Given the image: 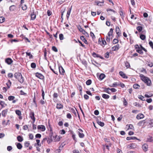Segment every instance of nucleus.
Returning a JSON list of instances; mask_svg holds the SVG:
<instances>
[{
    "label": "nucleus",
    "instance_id": "nucleus-1",
    "mask_svg": "<svg viewBox=\"0 0 153 153\" xmlns=\"http://www.w3.org/2000/svg\"><path fill=\"white\" fill-rule=\"evenodd\" d=\"M140 77L141 79L146 83L148 86H150L151 85V81L149 78L145 76L143 74H140Z\"/></svg>",
    "mask_w": 153,
    "mask_h": 153
},
{
    "label": "nucleus",
    "instance_id": "nucleus-2",
    "mask_svg": "<svg viewBox=\"0 0 153 153\" xmlns=\"http://www.w3.org/2000/svg\"><path fill=\"white\" fill-rule=\"evenodd\" d=\"M15 77L18 79L19 81L21 83L24 82V79L22 74L19 72L16 73L14 75Z\"/></svg>",
    "mask_w": 153,
    "mask_h": 153
},
{
    "label": "nucleus",
    "instance_id": "nucleus-3",
    "mask_svg": "<svg viewBox=\"0 0 153 153\" xmlns=\"http://www.w3.org/2000/svg\"><path fill=\"white\" fill-rule=\"evenodd\" d=\"M144 123L149 124L151 127H153V119H149L146 120Z\"/></svg>",
    "mask_w": 153,
    "mask_h": 153
},
{
    "label": "nucleus",
    "instance_id": "nucleus-4",
    "mask_svg": "<svg viewBox=\"0 0 153 153\" xmlns=\"http://www.w3.org/2000/svg\"><path fill=\"white\" fill-rule=\"evenodd\" d=\"M77 28L79 31L82 32L83 34H84L88 36V34L87 32H86L84 30L82 29L80 26H79L77 27Z\"/></svg>",
    "mask_w": 153,
    "mask_h": 153
},
{
    "label": "nucleus",
    "instance_id": "nucleus-5",
    "mask_svg": "<svg viewBox=\"0 0 153 153\" xmlns=\"http://www.w3.org/2000/svg\"><path fill=\"white\" fill-rule=\"evenodd\" d=\"M30 117L31 119H32L33 121V123L35 121V118L34 117V114L33 112L30 111Z\"/></svg>",
    "mask_w": 153,
    "mask_h": 153
},
{
    "label": "nucleus",
    "instance_id": "nucleus-6",
    "mask_svg": "<svg viewBox=\"0 0 153 153\" xmlns=\"http://www.w3.org/2000/svg\"><path fill=\"white\" fill-rule=\"evenodd\" d=\"M38 129L41 130L42 131H44L45 130V126L42 125H39L37 126Z\"/></svg>",
    "mask_w": 153,
    "mask_h": 153
},
{
    "label": "nucleus",
    "instance_id": "nucleus-7",
    "mask_svg": "<svg viewBox=\"0 0 153 153\" xmlns=\"http://www.w3.org/2000/svg\"><path fill=\"white\" fill-rule=\"evenodd\" d=\"M59 72L61 74L63 75L65 73V70L62 66H59Z\"/></svg>",
    "mask_w": 153,
    "mask_h": 153
},
{
    "label": "nucleus",
    "instance_id": "nucleus-8",
    "mask_svg": "<svg viewBox=\"0 0 153 153\" xmlns=\"http://www.w3.org/2000/svg\"><path fill=\"white\" fill-rule=\"evenodd\" d=\"M142 148L144 152H146L148 150V145L146 144L145 143L142 145Z\"/></svg>",
    "mask_w": 153,
    "mask_h": 153
},
{
    "label": "nucleus",
    "instance_id": "nucleus-9",
    "mask_svg": "<svg viewBox=\"0 0 153 153\" xmlns=\"http://www.w3.org/2000/svg\"><path fill=\"white\" fill-rule=\"evenodd\" d=\"M92 55L94 57H99L102 59H104L102 57L100 56L99 54H97L95 52H93L92 54Z\"/></svg>",
    "mask_w": 153,
    "mask_h": 153
},
{
    "label": "nucleus",
    "instance_id": "nucleus-10",
    "mask_svg": "<svg viewBox=\"0 0 153 153\" xmlns=\"http://www.w3.org/2000/svg\"><path fill=\"white\" fill-rule=\"evenodd\" d=\"M116 34L118 36H120L121 33H120V30L119 27L117 26L116 27Z\"/></svg>",
    "mask_w": 153,
    "mask_h": 153
},
{
    "label": "nucleus",
    "instance_id": "nucleus-11",
    "mask_svg": "<svg viewBox=\"0 0 153 153\" xmlns=\"http://www.w3.org/2000/svg\"><path fill=\"white\" fill-rule=\"evenodd\" d=\"M6 63L8 65L11 64L13 62V61L10 58H7L5 59V61Z\"/></svg>",
    "mask_w": 153,
    "mask_h": 153
},
{
    "label": "nucleus",
    "instance_id": "nucleus-12",
    "mask_svg": "<svg viewBox=\"0 0 153 153\" xmlns=\"http://www.w3.org/2000/svg\"><path fill=\"white\" fill-rule=\"evenodd\" d=\"M33 12L31 13L30 16H31V19L32 20H34L36 17V15L35 13L34 12V10H32Z\"/></svg>",
    "mask_w": 153,
    "mask_h": 153
},
{
    "label": "nucleus",
    "instance_id": "nucleus-13",
    "mask_svg": "<svg viewBox=\"0 0 153 153\" xmlns=\"http://www.w3.org/2000/svg\"><path fill=\"white\" fill-rule=\"evenodd\" d=\"M36 76L41 79H43L44 78L42 74L38 73H36Z\"/></svg>",
    "mask_w": 153,
    "mask_h": 153
},
{
    "label": "nucleus",
    "instance_id": "nucleus-14",
    "mask_svg": "<svg viewBox=\"0 0 153 153\" xmlns=\"http://www.w3.org/2000/svg\"><path fill=\"white\" fill-rule=\"evenodd\" d=\"M135 139H137L139 141H140V140L139 139L135 137H133V136L129 137H127L126 138V140H135Z\"/></svg>",
    "mask_w": 153,
    "mask_h": 153
},
{
    "label": "nucleus",
    "instance_id": "nucleus-15",
    "mask_svg": "<svg viewBox=\"0 0 153 153\" xmlns=\"http://www.w3.org/2000/svg\"><path fill=\"white\" fill-rule=\"evenodd\" d=\"M144 115L142 114H138L136 117V118L138 120H140L143 118Z\"/></svg>",
    "mask_w": 153,
    "mask_h": 153
},
{
    "label": "nucleus",
    "instance_id": "nucleus-16",
    "mask_svg": "<svg viewBox=\"0 0 153 153\" xmlns=\"http://www.w3.org/2000/svg\"><path fill=\"white\" fill-rule=\"evenodd\" d=\"M8 112V109H5L2 111L1 112V114L2 116L4 117L6 116L7 112Z\"/></svg>",
    "mask_w": 153,
    "mask_h": 153
},
{
    "label": "nucleus",
    "instance_id": "nucleus-17",
    "mask_svg": "<svg viewBox=\"0 0 153 153\" xmlns=\"http://www.w3.org/2000/svg\"><path fill=\"white\" fill-rule=\"evenodd\" d=\"M119 45L117 44L116 46H115L112 48V50L113 51H116L118 50L119 49Z\"/></svg>",
    "mask_w": 153,
    "mask_h": 153
},
{
    "label": "nucleus",
    "instance_id": "nucleus-18",
    "mask_svg": "<svg viewBox=\"0 0 153 153\" xmlns=\"http://www.w3.org/2000/svg\"><path fill=\"white\" fill-rule=\"evenodd\" d=\"M119 74L120 76L126 79L128 78L127 76H126V74L123 71H120L119 72Z\"/></svg>",
    "mask_w": 153,
    "mask_h": 153
},
{
    "label": "nucleus",
    "instance_id": "nucleus-19",
    "mask_svg": "<svg viewBox=\"0 0 153 153\" xmlns=\"http://www.w3.org/2000/svg\"><path fill=\"white\" fill-rule=\"evenodd\" d=\"M102 1H95V2L96 4H97V5L99 6H102V5L104 2L103 0H102Z\"/></svg>",
    "mask_w": 153,
    "mask_h": 153
},
{
    "label": "nucleus",
    "instance_id": "nucleus-20",
    "mask_svg": "<svg viewBox=\"0 0 153 153\" xmlns=\"http://www.w3.org/2000/svg\"><path fill=\"white\" fill-rule=\"evenodd\" d=\"M53 138H54L53 140L55 142H58L59 141L60 139V137L59 136L57 135L55 137L53 136Z\"/></svg>",
    "mask_w": 153,
    "mask_h": 153
},
{
    "label": "nucleus",
    "instance_id": "nucleus-21",
    "mask_svg": "<svg viewBox=\"0 0 153 153\" xmlns=\"http://www.w3.org/2000/svg\"><path fill=\"white\" fill-rule=\"evenodd\" d=\"M71 8H72V6L70 8H69L68 9V10L67 11V15H66V16H67V19H68V18H69V15L70 14V13H71Z\"/></svg>",
    "mask_w": 153,
    "mask_h": 153
},
{
    "label": "nucleus",
    "instance_id": "nucleus-22",
    "mask_svg": "<svg viewBox=\"0 0 153 153\" xmlns=\"http://www.w3.org/2000/svg\"><path fill=\"white\" fill-rule=\"evenodd\" d=\"M56 108L58 109H61L63 108V105L60 103H57Z\"/></svg>",
    "mask_w": 153,
    "mask_h": 153
},
{
    "label": "nucleus",
    "instance_id": "nucleus-23",
    "mask_svg": "<svg viewBox=\"0 0 153 153\" xmlns=\"http://www.w3.org/2000/svg\"><path fill=\"white\" fill-rule=\"evenodd\" d=\"M80 39H81L83 41L85 44H88V43L87 42V40L85 39V38L84 36H80Z\"/></svg>",
    "mask_w": 153,
    "mask_h": 153
},
{
    "label": "nucleus",
    "instance_id": "nucleus-24",
    "mask_svg": "<svg viewBox=\"0 0 153 153\" xmlns=\"http://www.w3.org/2000/svg\"><path fill=\"white\" fill-rule=\"evenodd\" d=\"M152 137V136H148L146 140V141L148 142H152L153 141Z\"/></svg>",
    "mask_w": 153,
    "mask_h": 153
},
{
    "label": "nucleus",
    "instance_id": "nucleus-25",
    "mask_svg": "<svg viewBox=\"0 0 153 153\" xmlns=\"http://www.w3.org/2000/svg\"><path fill=\"white\" fill-rule=\"evenodd\" d=\"M0 105H1L2 108L4 107L5 106H7V104H5L4 102L3 101H0Z\"/></svg>",
    "mask_w": 153,
    "mask_h": 153
},
{
    "label": "nucleus",
    "instance_id": "nucleus-26",
    "mask_svg": "<svg viewBox=\"0 0 153 153\" xmlns=\"http://www.w3.org/2000/svg\"><path fill=\"white\" fill-rule=\"evenodd\" d=\"M100 45L103 46H104L106 44V42L105 41V40H102V39H101V42H100Z\"/></svg>",
    "mask_w": 153,
    "mask_h": 153
},
{
    "label": "nucleus",
    "instance_id": "nucleus-27",
    "mask_svg": "<svg viewBox=\"0 0 153 153\" xmlns=\"http://www.w3.org/2000/svg\"><path fill=\"white\" fill-rule=\"evenodd\" d=\"M113 31V29L111 28L110 31L108 33V35L109 37H110L112 35V33Z\"/></svg>",
    "mask_w": 153,
    "mask_h": 153
},
{
    "label": "nucleus",
    "instance_id": "nucleus-28",
    "mask_svg": "<svg viewBox=\"0 0 153 153\" xmlns=\"http://www.w3.org/2000/svg\"><path fill=\"white\" fill-rule=\"evenodd\" d=\"M97 123L98 125L101 127H103L104 126V123L101 122L98 120H97Z\"/></svg>",
    "mask_w": 153,
    "mask_h": 153
},
{
    "label": "nucleus",
    "instance_id": "nucleus-29",
    "mask_svg": "<svg viewBox=\"0 0 153 153\" xmlns=\"http://www.w3.org/2000/svg\"><path fill=\"white\" fill-rule=\"evenodd\" d=\"M145 120H146L140 121L138 123V125L139 126H143V125L145 123H144V122Z\"/></svg>",
    "mask_w": 153,
    "mask_h": 153
},
{
    "label": "nucleus",
    "instance_id": "nucleus-30",
    "mask_svg": "<svg viewBox=\"0 0 153 153\" xmlns=\"http://www.w3.org/2000/svg\"><path fill=\"white\" fill-rule=\"evenodd\" d=\"M16 146L17 148L19 149H22V146L21 144L20 143H18L16 144Z\"/></svg>",
    "mask_w": 153,
    "mask_h": 153
},
{
    "label": "nucleus",
    "instance_id": "nucleus-31",
    "mask_svg": "<svg viewBox=\"0 0 153 153\" xmlns=\"http://www.w3.org/2000/svg\"><path fill=\"white\" fill-rule=\"evenodd\" d=\"M102 97L105 99H108L109 98L110 96L109 95L107 94H103L102 95Z\"/></svg>",
    "mask_w": 153,
    "mask_h": 153
},
{
    "label": "nucleus",
    "instance_id": "nucleus-32",
    "mask_svg": "<svg viewBox=\"0 0 153 153\" xmlns=\"http://www.w3.org/2000/svg\"><path fill=\"white\" fill-rule=\"evenodd\" d=\"M17 139L18 141L22 142L23 140V138L21 136H18L17 137Z\"/></svg>",
    "mask_w": 153,
    "mask_h": 153
},
{
    "label": "nucleus",
    "instance_id": "nucleus-33",
    "mask_svg": "<svg viewBox=\"0 0 153 153\" xmlns=\"http://www.w3.org/2000/svg\"><path fill=\"white\" fill-rule=\"evenodd\" d=\"M105 77V75L103 74H101L99 76V78L100 80L103 79Z\"/></svg>",
    "mask_w": 153,
    "mask_h": 153
},
{
    "label": "nucleus",
    "instance_id": "nucleus-34",
    "mask_svg": "<svg viewBox=\"0 0 153 153\" xmlns=\"http://www.w3.org/2000/svg\"><path fill=\"white\" fill-rule=\"evenodd\" d=\"M63 146H64V145H62V146H60L59 147V149H56V153H59L60 152H61V149H60V148H62L63 147Z\"/></svg>",
    "mask_w": 153,
    "mask_h": 153
},
{
    "label": "nucleus",
    "instance_id": "nucleus-35",
    "mask_svg": "<svg viewBox=\"0 0 153 153\" xmlns=\"http://www.w3.org/2000/svg\"><path fill=\"white\" fill-rule=\"evenodd\" d=\"M11 84V83L10 81V80H8L7 82L6 83V85L7 86L8 88H10Z\"/></svg>",
    "mask_w": 153,
    "mask_h": 153
},
{
    "label": "nucleus",
    "instance_id": "nucleus-36",
    "mask_svg": "<svg viewBox=\"0 0 153 153\" xmlns=\"http://www.w3.org/2000/svg\"><path fill=\"white\" fill-rule=\"evenodd\" d=\"M140 87V86L137 84H134L133 85L134 88L136 89H138Z\"/></svg>",
    "mask_w": 153,
    "mask_h": 153
},
{
    "label": "nucleus",
    "instance_id": "nucleus-37",
    "mask_svg": "<svg viewBox=\"0 0 153 153\" xmlns=\"http://www.w3.org/2000/svg\"><path fill=\"white\" fill-rule=\"evenodd\" d=\"M5 20V18L2 17H0V23H2L4 22Z\"/></svg>",
    "mask_w": 153,
    "mask_h": 153
},
{
    "label": "nucleus",
    "instance_id": "nucleus-38",
    "mask_svg": "<svg viewBox=\"0 0 153 153\" xmlns=\"http://www.w3.org/2000/svg\"><path fill=\"white\" fill-rule=\"evenodd\" d=\"M78 135L81 138H82L84 137V134L83 133H81L79 132H78Z\"/></svg>",
    "mask_w": 153,
    "mask_h": 153
},
{
    "label": "nucleus",
    "instance_id": "nucleus-39",
    "mask_svg": "<svg viewBox=\"0 0 153 153\" xmlns=\"http://www.w3.org/2000/svg\"><path fill=\"white\" fill-rule=\"evenodd\" d=\"M30 143L28 141H26L24 143V146L25 147H27L29 145Z\"/></svg>",
    "mask_w": 153,
    "mask_h": 153
},
{
    "label": "nucleus",
    "instance_id": "nucleus-40",
    "mask_svg": "<svg viewBox=\"0 0 153 153\" xmlns=\"http://www.w3.org/2000/svg\"><path fill=\"white\" fill-rule=\"evenodd\" d=\"M15 98V97L13 96H10L8 97V99L10 101L13 100Z\"/></svg>",
    "mask_w": 153,
    "mask_h": 153
},
{
    "label": "nucleus",
    "instance_id": "nucleus-41",
    "mask_svg": "<svg viewBox=\"0 0 153 153\" xmlns=\"http://www.w3.org/2000/svg\"><path fill=\"white\" fill-rule=\"evenodd\" d=\"M140 38L142 40H144L146 39V36L143 34H141L140 36Z\"/></svg>",
    "mask_w": 153,
    "mask_h": 153
},
{
    "label": "nucleus",
    "instance_id": "nucleus-42",
    "mask_svg": "<svg viewBox=\"0 0 153 153\" xmlns=\"http://www.w3.org/2000/svg\"><path fill=\"white\" fill-rule=\"evenodd\" d=\"M36 64L34 62L32 63L31 64V67L32 68H36Z\"/></svg>",
    "mask_w": 153,
    "mask_h": 153
},
{
    "label": "nucleus",
    "instance_id": "nucleus-43",
    "mask_svg": "<svg viewBox=\"0 0 153 153\" xmlns=\"http://www.w3.org/2000/svg\"><path fill=\"white\" fill-rule=\"evenodd\" d=\"M16 114L19 116H20L21 114V112L19 110H16Z\"/></svg>",
    "mask_w": 153,
    "mask_h": 153
},
{
    "label": "nucleus",
    "instance_id": "nucleus-44",
    "mask_svg": "<svg viewBox=\"0 0 153 153\" xmlns=\"http://www.w3.org/2000/svg\"><path fill=\"white\" fill-rule=\"evenodd\" d=\"M91 83V79L88 80L86 82V83L87 85H89Z\"/></svg>",
    "mask_w": 153,
    "mask_h": 153
},
{
    "label": "nucleus",
    "instance_id": "nucleus-45",
    "mask_svg": "<svg viewBox=\"0 0 153 153\" xmlns=\"http://www.w3.org/2000/svg\"><path fill=\"white\" fill-rule=\"evenodd\" d=\"M138 97L142 101L145 100L144 97L142 95H139Z\"/></svg>",
    "mask_w": 153,
    "mask_h": 153
},
{
    "label": "nucleus",
    "instance_id": "nucleus-46",
    "mask_svg": "<svg viewBox=\"0 0 153 153\" xmlns=\"http://www.w3.org/2000/svg\"><path fill=\"white\" fill-rule=\"evenodd\" d=\"M59 39L61 40H62L63 39H64V36L62 34H60L59 35Z\"/></svg>",
    "mask_w": 153,
    "mask_h": 153
},
{
    "label": "nucleus",
    "instance_id": "nucleus-47",
    "mask_svg": "<svg viewBox=\"0 0 153 153\" xmlns=\"http://www.w3.org/2000/svg\"><path fill=\"white\" fill-rule=\"evenodd\" d=\"M137 30L139 32H141L142 29V27L141 26H138L137 28Z\"/></svg>",
    "mask_w": 153,
    "mask_h": 153
},
{
    "label": "nucleus",
    "instance_id": "nucleus-48",
    "mask_svg": "<svg viewBox=\"0 0 153 153\" xmlns=\"http://www.w3.org/2000/svg\"><path fill=\"white\" fill-rule=\"evenodd\" d=\"M136 51L139 53L143 54V52L142 51V50H140L139 49L137 50Z\"/></svg>",
    "mask_w": 153,
    "mask_h": 153
},
{
    "label": "nucleus",
    "instance_id": "nucleus-49",
    "mask_svg": "<svg viewBox=\"0 0 153 153\" xmlns=\"http://www.w3.org/2000/svg\"><path fill=\"white\" fill-rule=\"evenodd\" d=\"M26 53L27 56H29V58L30 59L32 58L33 55L31 54L30 53L26 52Z\"/></svg>",
    "mask_w": 153,
    "mask_h": 153
},
{
    "label": "nucleus",
    "instance_id": "nucleus-50",
    "mask_svg": "<svg viewBox=\"0 0 153 153\" xmlns=\"http://www.w3.org/2000/svg\"><path fill=\"white\" fill-rule=\"evenodd\" d=\"M52 50L55 52H57L58 51V50L56 47L55 46H53L52 47Z\"/></svg>",
    "mask_w": 153,
    "mask_h": 153
},
{
    "label": "nucleus",
    "instance_id": "nucleus-51",
    "mask_svg": "<svg viewBox=\"0 0 153 153\" xmlns=\"http://www.w3.org/2000/svg\"><path fill=\"white\" fill-rule=\"evenodd\" d=\"M106 11L108 12L109 11H112V12H113L114 13H116V12L115 11V10H114L113 9H109V8L107 9H106Z\"/></svg>",
    "mask_w": 153,
    "mask_h": 153
},
{
    "label": "nucleus",
    "instance_id": "nucleus-52",
    "mask_svg": "<svg viewBox=\"0 0 153 153\" xmlns=\"http://www.w3.org/2000/svg\"><path fill=\"white\" fill-rule=\"evenodd\" d=\"M125 63L126 66L127 68H129L130 67V65L129 62H128L127 61H126V62H125Z\"/></svg>",
    "mask_w": 153,
    "mask_h": 153
},
{
    "label": "nucleus",
    "instance_id": "nucleus-53",
    "mask_svg": "<svg viewBox=\"0 0 153 153\" xmlns=\"http://www.w3.org/2000/svg\"><path fill=\"white\" fill-rule=\"evenodd\" d=\"M72 138H73V139H74V140H75V142H76V139L75 137V134H73L72 132Z\"/></svg>",
    "mask_w": 153,
    "mask_h": 153
},
{
    "label": "nucleus",
    "instance_id": "nucleus-54",
    "mask_svg": "<svg viewBox=\"0 0 153 153\" xmlns=\"http://www.w3.org/2000/svg\"><path fill=\"white\" fill-rule=\"evenodd\" d=\"M52 141L53 140H52V138H48L47 140V142L48 144H50Z\"/></svg>",
    "mask_w": 153,
    "mask_h": 153
},
{
    "label": "nucleus",
    "instance_id": "nucleus-55",
    "mask_svg": "<svg viewBox=\"0 0 153 153\" xmlns=\"http://www.w3.org/2000/svg\"><path fill=\"white\" fill-rule=\"evenodd\" d=\"M110 37H109L108 36H106V41L108 42H110Z\"/></svg>",
    "mask_w": 153,
    "mask_h": 153
},
{
    "label": "nucleus",
    "instance_id": "nucleus-56",
    "mask_svg": "<svg viewBox=\"0 0 153 153\" xmlns=\"http://www.w3.org/2000/svg\"><path fill=\"white\" fill-rule=\"evenodd\" d=\"M153 96V94H149V95H148L147 94H145V96L146 97L148 98H149L150 97H152Z\"/></svg>",
    "mask_w": 153,
    "mask_h": 153
},
{
    "label": "nucleus",
    "instance_id": "nucleus-57",
    "mask_svg": "<svg viewBox=\"0 0 153 153\" xmlns=\"http://www.w3.org/2000/svg\"><path fill=\"white\" fill-rule=\"evenodd\" d=\"M36 138H40L41 137V135L40 134H37L35 135Z\"/></svg>",
    "mask_w": 153,
    "mask_h": 153
},
{
    "label": "nucleus",
    "instance_id": "nucleus-58",
    "mask_svg": "<svg viewBox=\"0 0 153 153\" xmlns=\"http://www.w3.org/2000/svg\"><path fill=\"white\" fill-rule=\"evenodd\" d=\"M71 111L73 113H74V114L76 116V112L75 111L74 108H71Z\"/></svg>",
    "mask_w": 153,
    "mask_h": 153
},
{
    "label": "nucleus",
    "instance_id": "nucleus-59",
    "mask_svg": "<svg viewBox=\"0 0 153 153\" xmlns=\"http://www.w3.org/2000/svg\"><path fill=\"white\" fill-rule=\"evenodd\" d=\"M149 44L151 47V48L153 49V43L151 41H150L149 42Z\"/></svg>",
    "mask_w": 153,
    "mask_h": 153
},
{
    "label": "nucleus",
    "instance_id": "nucleus-60",
    "mask_svg": "<svg viewBox=\"0 0 153 153\" xmlns=\"http://www.w3.org/2000/svg\"><path fill=\"white\" fill-rule=\"evenodd\" d=\"M120 15L121 16L122 18H123L124 15V13H123V11H120Z\"/></svg>",
    "mask_w": 153,
    "mask_h": 153
},
{
    "label": "nucleus",
    "instance_id": "nucleus-61",
    "mask_svg": "<svg viewBox=\"0 0 153 153\" xmlns=\"http://www.w3.org/2000/svg\"><path fill=\"white\" fill-rule=\"evenodd\" d=\"M118 42V39H115L113 40V43L114 44H116Z\"/></svg>",
    "mask_w": 153,
    "mask_h": 153
},
{
    "label": "nucleus",
    "instance_id": "nucleus-62",
    "mask_svg": "<svg viewBox=\"0 0 153 153\" xmlns=\"http://www.w3.org/2000/svg\"><path fill=\"white\" fill-rule=\"evenodd\" d=\"M123 104H124V105H125V106H126L127 105V104H128L126 100V99L124 98L123 99Z\"/></svg>",
    "mask_w": 153,
    "mask_h": 153
},
{
    "label": "nucleus",
    "instance_id": "nucleus-63",
    "mask_svg": "<svg viewBox=\"0 0 153 153\" xmlns=\"http://www.w3.org/2000/svg\"><path fill=\"white\" fill-rule=\"evenodd\" d=\"M7 76L9 78H11L13 77V75L12 73H9L8 74Z\"/></svg>",
    "mask_w": 153,
    "mask_h": 153
},
{
    "label": "nucleus",
    "instance_id": "nucleus-64",
    "mask_svg": "<svg viewBox=\"0 0 153 153\" xmlns=\"http://www.w3.org/2000/svg\"><path fill=\"white\" fill-rule=\"evenodd\" d=\"M67 117L68 119H71L72 116L70 113H68L67 114Z\"/></svg>",
    "mask_w": 153,
    "mask_h": 153
}]
</instances>
